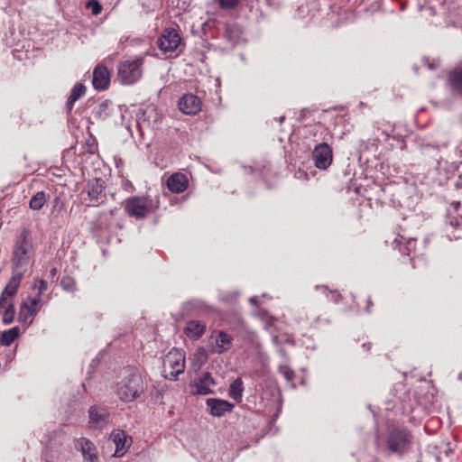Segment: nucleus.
<instances>
[{
    "label": "nucleus",
    "mask_w": 462,
    "mask_h": 462,
    "mask_svg": "<svg viewBox=\"0 0 462 462\" xmlns=\"http://www.w3.org/2000/svg\"><path fill=\"white\" fill-rule=\"evenodd\" d=\"M216 382L210 373H203L198 380L190 384L194 388L193 393L199 395H207L213 393V387Z\"/></svg>",
    "instance_id": "12"
},
{
    "label": "nucleus",
    "mask_w": 462,
    "mask_h": 462,
    "mask_svg": "<svg viewBox=\"0 0 462 462\" xmlns=\"http://www.w3.org/2000/svg\"><path fill=\"white\" fill-rule=\"evenodd\" d=\"M146 389L147 383L138 369L128 368L121 381L117 383L116 394L124 402H132Z\"/></svg>",
    "instance_id": "1"
},
{
    "label": "nucleus",
    "mask_w": 462,
    "mask_h": 462,
    "mask_svg": "<svg viewBox=\"0 0 462 462\" xmlns=\"http://www.w3.org/2000/svg\"><path fill=\"white\" fill-rule=\"evenodd\" d=\"M404 241V238L401 237V238H395L394 241L393 242V245L394 247H398L399 250L403 254H407V255H410L411 254V249L413 248L414 246V240L413 239H409L407 242H406V245L404 247H402V242Z\"/></svg>",
    "instance_id": "28"
},
{
    "label": "nucleus",
    "mask_w": 462,
    "mask_h": 462,
    "mask_svg": "<svg viewBox=\"0 0 462 462\" xmlns=\"http://www.w3.org/2000/svg\"><path fill=\"white\" fill-rule=\"evenodd\" d=\"M29 232L23 230L20 238L14 245L12 255V272L25 273L29 266L32 263L33 249L31 243L27 240Z\"/></svg>",
    "instance_id": "2"
},
{
    "label": "nucleus",
    "mask_w": 462,
    "mask_h": 462,
    "mask_svg": "<svg viewBox=\"0 0 462 462\" xmlns=\"http://www.w3.org/2000/svg\"><path fill=\"white\" fill-rule=\"evenodd\" d=\"M3 310V323L5 325L11 324L15 316V308L12 302H6L5 307L1 309Z\"/></svg>",
    "instance_id": "27"
},
{
    "label": "nucleus",
    "mask_w": 462,
    "mask_h": 462,
    "mask_svg": "<svg viewBox=\"0 0 462 462\" xmlns=\"http://www.w3.org/2000/svg\"><path fill=\"white\" fill-rule=\"evenodd\" d=\"M240 0H218L219 6L222 9H233L235 8L238 4Z\"/></svg>",
    "instance_id": "36"
},
{
    "label": "nucleus",
    "mask_w": 462,
    "mask_h": 462,
    "mask_svg": "<svg viewBox=\"0 0 462 462\" xmlns=\"http://www.w3.org/2000/svg\"><path fill=\"white\" fill-rule=\"evenodd\" d=\"M203 306L199 300H190L186 303L185 310L187 311L196 310L198 313L201 312Z\"/></svg>",
    "instance_id": "35"
},
{
    "label": "nucleus",
    "mask_w": 462,
    "mask_h": 462,
    "mask_svg": "<svg viewBox=\"0 0 462 462\" xmlns=\"http://www.w3.org/2000/svg\"><path fill=\"white\" fill-rule=\"evenodd\" d=\"M329 293L331 294V300L335 302H338L341 300V295L337 291H330Z\"/></svg>",
    "instance_id": "39"
},
{
    "label": "nucleus",
    "mask_w": 462,
    "mask_h": 462,
    "mask_svg": "<svg viewBox=\"0 0 462 462\" xmlns=\"http://www.w3.org/2000/svg\"><path fill=\"white\" fill-rule=\"evenodd\" d=\"M319 289H321L323 291V292H327L328 291V288L325 287V286H316V290H319Z\"/></svg>",
    "instance_id": "45"
},
{
    "label": "nucleus",
    "mask_w": 462,
    "mask_h": 462,
    "mask_svg": "<svg viewBox=\"0 0 462 462\" xmlns=\"http://www.w3.org/2000/svg\"><path fill=\"white\" fill-rule=\"evenodd\" d=\"M46 203V194L44 191H38L29 202L30 208L40 210Z\"/></svg>",
    "instance_id": "26"
},
{
    "label": "nucleus",
    "mask_w": 462,
    "mask_h": 462,
    "mask_svg": "<svg viewBox=\"0 0 462 462\" xmlns=\"http://www.w3.org/2000/svg\"><path fill=\"white\" fill-rule=\"evenodd\" d=\"M180 36L174 29H165L157 41L158 47L164 52H172L180 43Z\"/></svg>",
    "instance_id": "9"
},
{
    "label": "nucleus",
    "mask_w": 462,
    "mask_h": 462,
    "mask_svg": "<svg viewBox=\"0 0 462 462\" xmlns=\"http://www.w3.org/2000/svg\"><path fill=\"white\" fill-rule=\"evenodd\" d=\"M178 106L182 113L186 115H196L201 109V101L193 94H186L180 98Z\"/></svg>",
    "instance_id": "14"
},
{
    "label": "nucleus",
    "mask_w": 462,
    "mask_h": 462,
    "mask_svg": "<svg viewBox=\"0 0 462 462\" xmlns=\"http://www.w3.org/2000/svg\"><path fill=\"white\" fill-rule=\"evenodd\" d=\"M189 180L183 173H174L167 180V187L173 193H181L188 188Z\"/></svg>",
    "instance_id": "19"
},
{
    "label": "nucleus",
    "mask_w": 462,
    "mask_h": 462,
    "mask_svg": "<svg viewBox=\"0 0 462 462\" xmlns=\"http://www.w3.org/2000/svg\"><path fill=\"white\" fill-rule=\"evenodd\" d=\"M42 307V299L41 297H33V298H27L25 300H23L20 308L25 310L27 313H30L33 317L36 316L38 311L40 310Z\"/></svg>",
    "instance_id": "22"
},
{
    "label": "nucleus",
    "mask_w": 462,
    "mask_h": 462,
    "mask_svg": "<svg viewBox=\"0 0 462 462\" xmlns=\"http://www.w3.org/2000/svg\"><path fill=\"white\" fill-rule=\"evenodd\" d=\"M75 448L81 451L85 462H97V452L94 443L87 438L75 440Z\"/></svg>",
    "instance_id": "13"
},
{
    "label": "nucleus",
    "mask_w": 462,
    "mask_h": 462,
    "mask_svg": "<svg viewBox=\"0 0 462 462\" xmlns=\"http://www.w3.org/2000/svg\"><path fill=\"white\" fill-rule=\"evenodd\" d=\"M363 347H365V348H366L367 350H369V349H370V347H371V344H370V343H365V344H363Z\"/></svg>",
    "instance_id": "46"
},
{
    "label": "nucleus",
    "mask_w": 462,
    "mask_h": 462,
    "mask_svg": "<svg viewBox=\"0 0 462 462\" xmlns=\"http://www.w3.org/2000/svg\"><path fill=\"white\" fill-rule=\"evenodd\" d=\"M58 270L56 267H52L50 270V277L54 278L57 275Z\"/></svg>",
    "instance_id": "41"
},
{
    "label": "nucleus",
    "mask_w": 462,
    "mask_h": 462,
    "mask_svg": "<svg viewBox=\"0 0 462 462\" xmlns=\"http://www.w3.org/2000/svg\"><path fill=\"white\" fill-rule=\"evenodd\" d=\"M372 305H373L372 300L370 299H368V300H367V307H366V311L367 312H370V308H371Z\"/></svg>",
    "instance_id": "44"
},
{
    "label": "nucleus",
    "mask_w": 462,
    "mask_h": 462,
    "mask_svg": "<svg viewBox=\"0 0 462 462\" xmlns=\"http://www.w3.org/2000/svg\"><path fill=\"white\" fill-rule=\"evenodd\" d=\"M225 38L233 45L237 44L242 39V31L237 24L227 25L225 31Z\"/></svg>",
    "instance_id": "23"
},
{
    "label": "nucleus",
    "mask_w": 462,
    "mask_h": 462,
    "mask_svg": "<svg viewBox=\"0 0 462 462\" xmlns=\"http://www.w3.org/2000/svg\"><path fill=\"white\" fill-rule=\"evenodd\" d=\"M284 118H285V117H284L283 116H281V117L279 118V122H280V124H282V123L283 122Z\"/></svg>",
    "instance_id": "47"
},
{
    "label": "nucleus",
    "mask_w": 462,
    "mask_h": 462,
    "mask_svg": "<svg viewBox=\"0 0 462 462\" xmlns=\"http://www.w3.org/2000/svg\"><path fill=\"white\" fill-rule=\"evenodd\" d=\"M33 289H36L38 291L36 297L42 298V293L48 289L47 282L43 279L35 280L33 283Z\"/></svg>",
    "instance_id": "32"
},
{
    "label": "nucleus",
    "mask_w": 462,
    "mask_h": 462,
    "mask_svg": "<svg viewBox=\"0 0 462 462\" xmlns=\"http://www.w3.org/2000/svg\"><path fill=\"white\" fill-rule=\"evenodd\" d=\"M110 439L116 446L114 457H123L130 446V443H128V436L126 435L125 431L122 430H113L110 434Z\"/></svg>",
    "instance_id": "16"
},
{
    "label": "nucleus",
    "mask_w": 462,
    "mask_h": 462,
    "mask_svg": "<svg viewBox=\"0 0 462 462\" xmlns=\"http://www.w3.org/2000/svg\"><path fill=\"white\" fill-rule=\"evenodd\" d=\"M110 82L108 69L105 66H97L93 72L92 85L97 90H105Z\"/></svg>",
    "instance_id": "18"
},
{
    "label": "nucleus",
    "mask_w": 462,
    "mask_h": 462,
    "mask_svg": "<svg viewBox=\"0 0 462 462\" xmlns=\"http://www.w3.org/2000/svg\"><path fill=\"white\" fill-rule=\"evenodd\" d=\"M86 88L81 83H77L71 89L70 95L66 102L67 112L70 113L74 103L85 95Z\"/></svg>",
    "instance_id": "21"
},
{
    "label": "nucleus",
    "mask_w": 462,
    "mask_h": 462,
    "mask_svg": "<svg viewBox=\"0 0 462 462\" xmlns=\"http://www.w3.org/2000/svg\"><path fill=\"white\" fill-rule=\"evenodd\" d=\"M94 117L97 120H106L116 115L119 116L121 122L124 118L123 109L121 106H114L109 100L100 103L93 111Z\"/></svg>",
    "instance_id": "11"
},
{
    "label": "nucleus",
    "mask_w": 462,
    "mask_h": 462,
    "mask_svg": "<svg viewBox=\"0 0 462 462\" xmlns=\"http://www.w3.org/2000/svg\"><path fill=\"white\" fill-rule=\"evenodd\" d=\"M249 301L253 304V305H256L257 302H258V298L256 296L254 297H252L250 298Z\"/></svg>",
    "instance_id": "43"
},
{
    "label": "nucleus",
    "mask_w": 462,
    "mask_h": 462,
    "mask_svg": "<svg viewBox=\"0 0 462 462\" xmlns=\"http://www.w3.org/2000/svg\"><path fill=\"white\" fill-rule=\"evenodd\" d=\"M105 182L103 180L96 178L88 180L87 185V193L89 199V206H98L105 200L104 193Z\"/></svg>",
    "instance_id": "8"
},
{
    "label": "nucleus",
    "mask_w": 462,
    "mask_h": 462,
    "mask_svg": "<svg viewBox=\"0 0 462 462\" xmlns=\"http://www.w3.org/2000/svg\"><path fill=\"white\" fill-rule=\"evenodd\" d=\"M86 7L91 10L93 15H97L102 11V5L97 0H89L86 4Z\"/></svg>",
    "instance_id": "33"
},
{
    "label": "nucleus",
    "mask_w": 462,
    "mask_h": 462,
    "mask_svg": "<svg viewBox=\"0 0 462 462\" xmlns=\"http://www.w3.org/2000/svg\"><path fill=\"white\" fill-rule=\"evenodd\" d=\"M439 145H431V144H422L420 145V152L423 155L430 154V152L432 150L433 152H437L439 150Z\"/></svg>",
    "instance_id": "37"
},
{
    "label": "nucleus",
    "mask_w": 462,
    "mask_h": 462,
    "mask_svg": "<svg viewBox=\"0 0 462 462\" xmlns=\"http://www.w3.org/2000/svg\"><path fill=\"white\" fill-rule=\"evenodd\" d=\"M272 340H273L274 345H276V346L280 345L279 337L277 335L273 336L272 337Z\"/></svg>",
    "instance_id": "42"
},
{
    "label": "nucleus",
    "mask_w": 462,
    "mask_h": 462,
    "mask_svg": "<svg viewBox=\"0 0 462 462\" xmlns=\"http://www.w3.org/2000/svg\"><path fill=\"white\" fill-rule=\"evenodd\" d=\"M311 157L318 169L327 170L333 161L332 148L327 143H320L313 149Z\"/></svg>",
    "instance_id": "7"
},
{
    "label": "nucleus",
    "mask_w": 462,
    "mask_h": 462,
    "mask_svg": "<svg viewBox=\"0 0 462 462\" xmlns=\"http://www.w3.org/2000/svg\"><path fill=\"white\" fill-rule=\"evenodd\" d=\"M450 81L455 88H462V69L451 73Z\"/></svg>",
    "instance_id": "31"
},
{
    "label": "nucleus",
    "mask_w": 462,
    "mask_h": 462,
    "mask_svg": "<svg viewBox=\"0 0 462 462\" xmlns=\"http://www.w3.org/2000/svg\"><path fill=\"white\" fill-rule=\"evenodd\" d=\"M458 378H459V379H461V378H462V374H459Z\"/></svg>",
    "instance_id": "48"
},
{
    "label": "nucleus",
    "mask_w": 462,
    "mask_h": 462,
    "mask_svg": "<svg viewBox=\"0 0 462 462\" xmlns=\"http://www.w3.org/2000/svg\"><path fill=\"white\" fill-rule=\"evenodd\" d=\"M20 335V328L13 327L10 329L5 330L1 333L0 343L3 346H10Z\"/></svg>",
    "instance_id": "24"
},
{
    "label": "nucleus",
    "mask_w": 462,
    "mask_h": 462,
    "mask_svg": "<svg viewBox=\"0 0 462 462\" xmlns=\"http://www.w3.org/2000/svg\"><path fill=\"white\" fill-rule=\"evenodd\" d=\"M142 58L123 61L118 66V79L122 84L130 85L138 81L143 74Z\"/></svg>",
    "instance_id": "5"
},
{
    "label": "nucleus",
    "mask_w": 462,
    "mask_h": 462,
    "mask_svg": "<svg viewBox=\"0 0 462 462\" xmlns=\"http://www.w3.org/2000/svg\"><path fill=\"white\" fill-rule=\"evenodd\" d=\"M411 439L412 437L407 430L394 429L387 437V448L391 453L402 455L409 449Z\"/></svg>",
    "instance_id": "6"
},
{
    "label": "nucleus",
    "mask_w": 462,
    "mask_h": 462,
    "mask_svg": "<svg viewBox=\"0 0 462 462\" xmlns=\"http://www.w3.org/2000/svg\"><path fill=\"white\" fill-rule=\"evenodd\" d=\"M232 337L222 330L212 333L209 337L211 352L222 354L227 351L232 346Z\"/></svg>",
    "instance_id": "10"
},
{
    "label": "nucleus",
    "mask_w": 462,
    "mask_h": 462,
    "mask_svg": "<svg viewBox=\"0 0 462 462\" xmlns=\"http://www.w3.org/2000/svg\"><path fill=\"white\" fill-rule=\"evenodd\" d=\"M33 321V316L30 313H27L22 308L19 309L18 314V322L23 325L25 328H28Z\"/></svg>",
    "instance_id": "29"
},
{
    "label": "nucleus",
    "mask_w": 462,
    "mask_h": 462,
    "mask_svg": "<svg viewBox=\"0 0 462 462\" xmlns=\"http://www.w3.org/2000/svg\"><path fill=\"white\" fill-rule=\"evenodd\" d=\"M89 424L92 428H103L108 421V412L106 409L91 406L88 410Z\"/></svg>",
    "instance_id": "17"
},
{
    "label": "nucleus",
    "mask_w": 462,
    "mask_h": 462,
    "mask_svg": "<svg viewBox=\"0 0 462 462\" xmlns=\"http://www.w3.org/2000/svg\"><path fill=\"white\" fill-rule=\"evenodd\" d=\"M122 205L125 213L136 219L145 218L155 209L152 199L148 196H132L125 199Z\"/></svg>",
    "instance_id": "3"
},
{
    "label": "nucleus",
    "mask_w": 462,
    "mask_h": 462,
    "mask_svg": "<svg viewBox=\"0 0 462 462\" xmlns=\"http://www.w3.org/2000/svg\"><path fill=\"white\" fill-rule=\"evenodd\" d=\"M278 369L287 381H291L294 378V372L286 364L280 365Z\"/></svg>",
    "instance_id": "34"
},
{
    "label": "nucleus",
    "mask_w": 462,
    "mask_h": 462,
    "mask_svg": "<svg viewBox=\"0 0 462 462\" xmlns=\"http://www.w3.org/2000/svg\"><path fill=\"white\" fill-rule=\"evenodd\" d=\"M278 352L280 356L287 361L289 359L288 354L286 353L285 349L283 347H279Z\"/></svg>",
    "instance_id": "40"
},
{
    "label": "nucleus",
    "mask_w": 462,
    "mask_h": 462,
    "mask_svg": "<svg viewBox=\"0 0 462 462\" xmlns=\"http://www.w3.org/2000/svg\"><path fill=\"white\" fill-rule=\"evenodd\" d=\"M449 224L452 226L462 228V218L458 220L457 218H452L449 220Z\"/></svg>",
    "instance_id": "38"
},
{
    "label": "nucleus",
    "mask_w": 462,
    "mask_h": 462,
    "mask_svg": "<svg viewBox=\"0 0 462 462\" xmlns=\"http://www.w3.org/2000/svg\"><path fill=\"white\" fill-rule=\"evenodd\" d=\"M206 331V323L199 320H189L187 322L184 332L188 337L199 339Z\"/></svg>",
    "instance_id": "20"
},
{
    "label": "nucleus",
    "mask_w": 462,
    "mask_h": 462,
    "mask_svg": "<svg viewBox=\"0 0 462 462\" xmlns=\"http://www.w3.org/2000/svg\"><path fill=\"white\" fill-rule=\"evenodd\" d=\"M60 285L64 291H75L77 290V284L73 278L71 277H64L60 282Z\"/></svg>",
    "instance_id": "30"
},
{
    "label": "nucleus",
    "mask_w": 462,
    "mask_h": 462,
    "mask_svg": "<svg viewBox=\"0 0 462 462\" xmlns=\"http://www.w3.org/2000/svg\"><path fill=\"white\" fill-rule=\"evenodd\" d=\"M243 381L241 378H236L229 386L228 395L236 402H240L243 397Z\"/></svg>",
    "instance_id": "25"
},
{
    "label": "nucleus",
    "mask_w": 462,
    "mask_h": 462,
    "mask_svg": "<svg viewBox=\"0 0 462 462\" xmlns=\"http://www.w3.org/2000/svg\"><path fill=\"white\" fill-rule=\"evenodd\" d=\"M210 414L216 417L224 416L226 412L232 411L234 404L222 399L209 398L206 402Z\"/></svg>",
    "instance_id": "15"
},
{
    "label": "nucleus",
    "mask_w": 462,
    "mask_h": 462,
    "mask_svg": "<svg viewBox=\"0 0 462 462\" xmlns=\"http://www.w3.org/2000/svg\"><path fill=\"white\" fill-rule=\"evenodd\" d=\"M185 369V355L181 350L172 349L163 359L164 377L169 380H176L178 375Z\"/></svg>",
    "instance_id": "4"
}]
</instances>
